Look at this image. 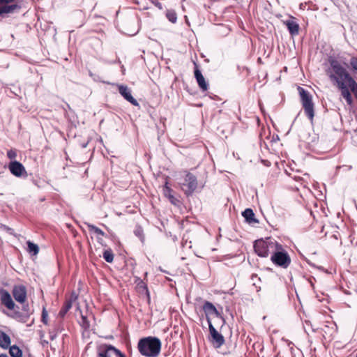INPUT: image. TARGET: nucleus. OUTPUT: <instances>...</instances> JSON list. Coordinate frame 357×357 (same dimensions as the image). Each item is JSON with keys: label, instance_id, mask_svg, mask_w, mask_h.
I'll return each mask as SVG.
<instances>
[{"label": "nucleus", "instance_id": "36", "mask_svg": "<svg viewBox=\"0 0 357 357\" xmlns=\"http://www.w3.org/2000/svg\"><path fill=\"white\" fill-rule=\"evenodd\" d=\"M14 1L15 0H0V5L9 4Z\"/></svg>", "mask_w": 357, "mask_h": 357}, {"label": "nucleus", "instance_id": "16", "mask_svg": "<svg viewBox=\"0 0 357 357\" xmlns=\"http://www.w3.org/2000/svg\"><path fill=\"white\" fill-rule=\"evenodd\" d=\"M0 6V16L4 14L13 13L16 10H20L21 6L19 4H4Z\"/></svg>", "mask_w": 357, "mask_h": 357}, {"label": "nucleus", "instance_id": "10", "mask_svg": "<svg viewBox=\"0 0 357 357\" xmlns=\"http://www.w3.org/2000/svg\"><path fill=\"white\" fill-rule=\"evenodd\" d=\"M12 294L15 300L20 303H24L26 300V289L22 284L14 285Z\"/></svg>", "mask_w": 357, "mask_h": 357}, {"label": "nucleus", "instance_id": "18", "mask_svg": "<svg viewBox=\"0 0 357 357\" xmlns=\"http://www.w3.org/2000/svg\"><path fill=\"white\" fill-rule=\"evenodd\" d=\"M22 312H20L19 311H16L13 313V314L11 316V317L15 319H19L21 317H25L26 319H28L30 316V309L29 304H24L22 303Z\"/></svg>", "mask_w": 357, "mask_h": 357}, {"label": "nucleus", "instance_id": "29", "mask_svg": "<svg viewBox=\"0 0 357 357\" xmlns=\"http://www.w3.org/2000/svg\"><path fill=\"white\" fill-rule=\"evenodd\" d=\"M47 316H48L47 312L46 311L45 308H43V312H42V319H41V320H42V322L44 324H45V325H47V323H48V321H47Z\"/></svg>", "mask_w": 357, "mask_h": 357}, {"label": "nucleus", "instance_id": "6", "mask_svg": "<svg viewBox=\"0 0 357 357\" xmlns=\"http://www.w3.org/2000/svg\"><path fill=\"white\" fill-rule=\"evenodd\" d=\"M181 190L187 197L191 196L197 188V177L190 172H186L183 181L180 183Z\"/></svg>", "mask_w": 357, "mask_h": 357}, {"label": "nucleus", "instance_id": "7", "mask_svg": "<svg viewBox=\"0 0 357 357\" xmlns=\"http://www.w3.org/2000/svg\"><path fill=\"white\" fill-rule=\"evenodd\" d=\"M203 310L206 314V321L208 324H210L211 322V316H215L218 319H219L222 324L225 323V320L220 315V313L218 311L215 306L209 301H205L203 305Z\"/></svg>", "mask_w": 357, "mask_h": 357}, {"label": "nucleus", "instance_id": "8", "mask_svg": "<svg viewBox=\"0 0 357 357\" xmlns=\"http://www.w3.org/2000/svg\"><path fill=\"white\" fill-rule=\"evenodd\" d=\"M208 329L210 333V342L214 347L220 348L225 343V338L223 335L215 328L212 323L208 324Z\"/></svg>", "mask_w": 357, "mask_h": 357}, {"label": "nucleus", "instance_id": "27", "mask_svg": "<svg viewBox=\"0 0 357 357\" xmlns=\"http://www.w3.org/2000/svg\"><path fill=\"white\" fill-rule=\"evenodd\" d=\"M351 68L354 71H357V57L351 56L349 61Z\"/></svg>", "mask_w": 357, "mask_h": 357}, {"label": "nucleus", "instance_id": "17", "mask_svg": "<svg viewBox=\"0 0 357 357\" xmlns=\"http://www.w3.org/2000/svg\"><path fill=\"white\" fill-rule=\"evenodd\" d=\"M284 24H285L286 26L287 27V29L289 31V33L291 36H296L298 34L299 25L296 21H294L293 20H287L286 22H284Z\"/></svg>", "mask_w": 357, "mask_h": 357}, {"label": "nucleus", "instance_id": "39", "mask_svg": "<svg viewBox=\"0 0 357 357\" xmlns=\"http://www.w3.org/2000/svg\"><path fill=\"white\" fill-rule=\"evenodd\" d=\"M0 357H8V356L6 354H0Z\"/></svg>", "mask_w": 357, "mask_h": 357}, {"label": "nucleus", "instance_id": "25", "mask_svg": "<svg viewBox=\"0 0 357 357\" xmlns=\"http://www.w3.org/2000/svg\"><path fill=\"white\" fill-rule=\"evenodd\" d=\"M103 259L108 263H112L114 261V254L111 249L105 250L102 254Z\"/></svg>", "mask_w": 357, "mask_h": 357}, {"label": "nucleus", "instance_id": "21", "mask_svg": "<svg viewBox=\"0 0 357 357\" xmlns=\"http://www.w3.org/2000/svg\"><path fill=\"white\" fill-rule=\"evenodd\" d=\"M72 307V301L68 300L66 301L62 307L61 308L59 315L61 317H64V316L66 314V313L68 312V310Z\"/></svg>", "mask_w": 357, "mask_h": 357}, {"label": "nucleus", "instance_id": "11", "mask_svg": "<svg viewBox=\"0 0 357 357\" xmlns=\"http://www.w3.org/2000/svg\"><path fill=\"white\" fill-rule=\"evenodd\" d=\"M8 169L11 174L16 177H26L27 176V173L24 165L17 160L10 162L8 165Z\"/></svg>", "mask_w": 357, "mask_h": 357}, {"label": "nucleus", "instance_id": "28", "mask_svg": "<svg viewBox=\"0 0 357 357\" xmlns=\"http://www.w3.org/2000/svg\"><path fill=\"white\" fill-rule=\"evenodd\" d=\"M135 234L138 236L142 241L144 239L143 229L141 227H137L135 231Z\"/></svg>", "mask_w": 357, "mask_h": 357}, {"label": "nucleus", "instance_id": "33", "mask_svg": "<svg viewBox=\"0 0 357 357\" xmlns=\"http://www.w3.org/2000/svg\"><path fill=\"white\" fill-rule=\"evenodd\" d=\"M97 242L103 247H106L107 244L102 239V236H97Z\"/></svg>", "mask_w": 357, "mask_h": 357}, {"label": "nucleus", "instance_id": "14", "mask_svg": "<svg viewBox=\"0 0 357 357\" xmlns=\"http://www.w3.org/2000/svg\"><path fill=\"white\" fill-rule=\"evenodd\" d=\"M194 73L199 87L203 91H207L208 88V82L205 80L202 72L197 68V67L195 68Z\"/></svg>", "mask_w": 357, "mask_h": 357}, {"label": "nucleus", "instance_id": "24", "mask_svg": "<svg viewBox=\"0 0 357 357\" xmlns=\"http://www.w3.org/2000/svg\"><path fill=\"white\" fill-rule=\"evenodd\" d=\"M85 224L87 225L89 229L91 231H93L94 233H96L98 235V236H107L105 233L102 229L98 228V227H96L93 225L89 224V223H85Z\"/></svg>", "mask_w": 357, "mask_h": 357}, {"label": "nucleus", "instance_id": "23", "mask_svg": "<svg viewBox=\"0 0 357 357\" xmlns=\"http://www.w3.org/2000/svg\"><path fill=\"white\" fill-rule=\"evenodd\" d=\"M26 243L28 247L27 251L33 255H36L39 252V247L38 245L31 242L30 241H27Z\"/></svg>", "mask_w": 357, "mask_h": 357}, {"label": "nucleus", "instance_id": "37", "mask_svg": "<svg viewBox=\"0 0 357 357\" xmlns=\"http://www.w3.org/2000/svg\"><path fill=\"white\" fill-rule=\"evenodd\" d=\"M241 215L245 219V209L241 211Z\"/></svg>", "mask_w": 357, "mask_h": 357}, {"label": "nucleus", "instance_id": "35", "mask_svg": "<svg viewBox=\"0 0 357 357\" xmlns=\"http://www.w3.org/2000/svg\"><path fill=\"white\" fill-rule=\"evenodd\" d=\"M167 185V183L165 185V196L168 197L169 195H171L172 189L169 187H168Z\"/></svg>", "mask_w": 357, "mask_h": 357}, {"label": "nucleus", "instance_id": "1", "mask_svg": "<svg viewBox=\"0 0 357 357\" xmlns=\"http://www.w3.org/2000/svg\"><path fill=\"white\" fill-rule=\"evenodd\" d=\"M329 66L326 74L332 84L340 91L349 105L353 104L352 93L357 100V82L349 71L335 59H328Z\"/></svg>", "mask_w": 357, "mask_h": 357}, {"label": "nucleus", "instance_id": "15", "mask_svg": "<svg viewBox=\"0 0 357 357\" xmlns=\"http://www.w3.org/2000/svg\"><path fill=\"white\" fill-rule=\"evenodd\" d=\"M128 23L132 26V29L125 28V33L129 36H134L139 31V28L137 26V18L135 16H131L129 17Z\"/></svg>", "mask_w": 357, "mask_h": 357}, {"label": "nucleus", "instance_id": "2", "mask_svg": "<svg viewBox=\"0 0 357 357\" xmlns=\"http://www.w3.org/2000/svg\"><path fill=\"white\" fill-rule=\"evenodd\" d=\"M139 353L146 357H157L161 349V342L156 337H146L139 340L137 345Z\"/></svg>", "mask_w": 357, "mask_h": 357}, {"label": "nucleus", "instance_id": "34", "mask_svg": "<svg viewBox=\"0 0 357 357\" xmlns=\"http://www.w3.org/2000/svg\"><path fill=\"white\" fill-rule=\"evenodd\" d=\"M168 198L172 204L174 205L176 204V202H178V200L172 195H169Z\"/></svg>", "mask_w": 357, "mask_h": 357}, {"label": "nucleus", "instance_id": "22", "mask_svg": "<svg viewBox=\"0 0 357 357\" xmlns=\"http://www.w3.org/2000/svg\"><path fill=\"white\" fill-rule=\"evenodd\" d=\"M8 348L9 354L12 357H22V351L17 345H13Z\"/></svg>", "mask_w": 357, "mask_h": 357}, {"label": "nucleus", "instance_id": "12", "mask_svg": "<svg viewBox=\"0 0 357 357\" xmlns=\"http://www.w3.org/2000/svg\"><path fill=\"white\" fill-rule=\"evenodd\" d=\"M0 300L1 303L6 306L8 310H13L15 307V304L11 297L10 293L4 289L0 290Z\"/></svg>", "mask_w": 357, "mask_h": 357}, {"label": "nucleus", "instance_id": "31", "mask_svg": "<svg viewBox=\"0 0 357 357\" xmlns=\"http://www.w3.org/2000/svg\"><path fill=\"white\" fill-rule=\"evenodd\" d=\"M7 156L8 158L10 159H15L17 156V154L15 153V151L13 150H9L8 152H7Z\"/></svg>", "mask_w": 357, "mask_h": 357}, {"label": "nucleus", "instance_id": "40", "mask_svg": "<svg viewBox=\"0 0 357 357\" xmlns=\"http://www.w3.org/2000/svg\"><path fill=\"white\" fill-rule=\"evenodd\" d=\"M86 146H87V143H86V144H83L82 145V148H86Z\"/></svg>", "mask_w": 357, "mask_h": 357}, {"label": "nucleus", "instance_id": "30", "mask_svg": "<svg viewBox=\"0 0 357 357\" xmlns=\"http://www.w3.org/2000/svg\"><path fill=\"white\" fill-rule=\"evenodd\" d=\"M59 329H54L51 331H50V338L51 340H54L56 339L58 333H59Z\"/></svg>", "mask_w": 357, "mask_h": 357}, {"label": "nucleus", "instance_id": "38", "mask_svg": "<svg viewBox=\"0 0 357 357\" xmlns=\"http://www.w3.org/2000/svg\"><path fill=\"white\" fill-rule=\"evenodd\" d=\"M119 357H127V356L123 352H121Z\"/></svg>", "mask_w": 357, "mask_h": 357}, {"label": "nucleus", "instance_id": "19", "mask_svg": "<svg viewBox=\"0 0 357 357\" xmlns=\"http://www.w3.org/2000/svg\"><path fill=\"white\" fill-rule=\"evenodd\" d=\"M10 344V337L5 332L0 331V347L3 349H8Z\"/></svg>", "mask_w": 357, "mask_h": 357}, {"label": "nucleus", "instance_id": "20", "mask_svg": "<svg viewBox=\"0 0 357 357\" xmlns=\"http://www.w3.org/2000/svg\"><path fill=\"white\" fill-rule=\"evenodd\" d=\"M247 224L252 226L259 224V220L255 218V215L251 208H247Z\"/></svg>", "mask_w": 357, "mask_h": 357}, {"label": "nucleus", "instance_id": "4", "mask_svg": "<svg viewBox=\"0 0 357 357\" xmlns=\"http://www.w3.org/2000/svg\"><path fill=\"white\" fill-rule=\"evenodd\" d=\"M278 243L276 240L272 238L257 240L254 243V250L258 256L267 257L269 255L271 256Z\"/></svg>", "mask_w": 357, "mask_h": 357}, {"label": "nucleus", "instance_id": "9", "mask_svg": "<svg viewBox=\"0 0 357 357\" xmlns=\"http://www.w3.org/2000/svg\"><path fill=\"white\" fill-rule=\"evenodd\" d=\"M121 351L112 344H105L100 347L98 351V357H112L114 354L119 357Z\"/></svg>", "mask_w": 357, "mask_h": 357}, {"label": "nucleus", "instance_id": "32", "mask_svg": "<svg viewBox=\"0 0 357 357\" xmlns=\"http://www.w3.org/2000/svg\"><path fill=\"white\" fill-rule=\"evenodd\" d=\"M82 326L85 328L89 327V323L86 316L82 315Z\"/></svg>", "mask_w": 357, "mask_h": 357}, {"label": "nucleus", "instance_id": "13", "mask_svg": "<svg viewBox=\"0 0 357 357\" xmlns=\"http://www.w3.org/2000/svg\"><path fill=\"white\" fill-rule=\"evenodd\" d=\"M118 89L119 93L124 98V99L134 106H139L137 100L132 96L130 89H129L126 85H119Z\"/></svg>", "mask_w": 357, "mask_h": 357}, {"label": "nucleus", "instance_id": "3", "mask_svg": "<svg viewBox=\"0 0 357 357\" xmlns=\"http://www.w3.org/2000/svg\"><path fill=\"white\" fill-rule=\"evenodd\" d=\"M271 261L275 266L283 268H288L291 263L288 252L280 243H278L277 246L272 252Z\"/></svg>", "mask_w": 357, "mask_h": 357}, {"label": "nucleus", "instance_id": "5", "mask_svg": "<svg viewBox=\"0 0 357 357\" xmlns=\"http://www.w3.org/2000/svg\"><path fill=\"white\" fill-rule=\"evenodd\" d=\"M297 89L305 114L310 121H312L314 116V105L312 95L301 86H298Z\"/></svg>", "mask_w": 357, "mask_h": 357}, {"label": "nucleus", "instance_id": "26", "mask_svg": "<svg viewBox=\"0 0 357 357\" xmlns=\"http://www.w3.org/2000/svg\"><path fill=\"white\" fill-rule=\"evenodd\" d=\"M166 17L172 23H176L177 21V15L174 10H167Z\"/></svg>", "mask_w": 357, "mask_h": 357}]
</instances>
